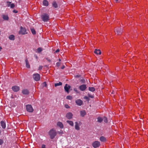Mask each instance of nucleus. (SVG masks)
<instances>
[{
	"label": "nucleus",
	"mask_w": 148,
	"mask_h": 148,
	"mask_svg": "<svg viewBox=\"0 0 148 148\" xmlns=\"http://www.w3.org/2000/svg\"><path fill=\"white\" fill-rule=\"evenodd\" d=\"M48 135L49 136L50 139H53L56 136L57 132L54 129L52 128L48 132Z\"/></svg>",
	"instance_id": "obj_1"
},
{
	"label": "nucleus",
	"mask_w": 148,
	"mask_h": 148,
	"mask_svg": "<svg viewBox=\"0 0 148 148\" xmlns=\"http://www.w3.org/2000/svg\"><path fill=\"white\" fill-rule=\"evenodd\" d=\"M42 20L44 22H47L49 20V16L46 14H44L41 15Z\"/></svg>",
	"instance_id": "obj_2"
},
{
	"label": "nucleus",
	"mask_w": 148,
	"mask_h": 148,
	"mask_svg": "<svg viewBox=\"0 0 148 148\" xmlns=\"http://www.w3.org/2000/svg\"><path fill=\"white\" fill-rule=\"evenodd\" d=\"M100 145V142L97 141H95L92 143V145L94 148H96L99 147Z\"/></svg>",
	"instance_id": "obj_3"
},
{
	"label": "nucleus",
	"mask_w": 148,
	"mask_h": 148,
	"mask_svg": "<svg viewBox=\"0 0 148 148\" xmlns=\"http://www.w3.org/2000/svg\"><path fill=\"white\" fill-rule=\"evenodd\" d=\"M114 31L116 32L117 35H120L121 34L122 32H123V29L121 28L117 27L115 29Z\"/></svg>",
	"instance_id": "obj_4"
},
{
	"label": "nucleus",
	"mask_w": 148,
	"mask_h": 148,
	"mask_svg": "<svg viewBox=\"0 0 148 148\" xmlns=\"http://www.w3.org/2000/svg\"><path fill=\"white\" fill-rule=\"evenodd\" d=\"M33 77L34 79L36 81L39 80L40 79L39 74L37 73L34 74L33 75Z\"/></svg>",
	"instance_id": "obj_5"
},
{
	"label": "nucleus",
	"mask_w": 148,
	"mask_h": 148,
	"mask_svg": "<svg viewBox=\"0 0 148 148\" xmlns=\"http://www.w3.org/2000/svg\"><path fill=\"white\" fill-rule=\"evenodd\" d=\"M27 110L30 112H33L34 110L31 105H28L26 106Z\"/></svg>",
	"instance_id": "obj_6"
},
{
	"label": "nucleus",
	"mask_w": 148,
	"mask_h": 148,
	"mask_svg": "<svg viewBox=\"0 0 148 148\" xmlns=\"http://www.w3.org/2000/svg\"><path fill=\"white\" fill-rule=\"evenodd\" d=\"M21 30L19 32V33L22 35L25 34H27L26 32V30L25 28H23L22 26L21 27Z\"/></svg>",
	"instance_id": "obj_7"
},
{
	"label": "nucleus",
	"mask_w": 148,
	"mask_h": 148,
	"mask_svg": "<svg viewBox=\"0 0 148 148\" xmlns=\"http://www.w3.org/2000/svg\"><path fill=\"white\" fill-rule=\"evenodd\" d=\"M73 116V114L71 112L67 113L66 115V117L69 119H71L72 118Z\"/></svg>",
	"instance_id": "obj_8"
},
{
	"label": "nucleus",
	"mask_w": 148,
	"mask_h": 148,
	"mask_svg": "<svg viewBox=\"0 0 148 148\" xmlns=\"http://www.w3.org/2000/svg\"><path fill=\"white\" fill-rule=\"evenodd\" d=\"M12 89L14 92H16L19 90L20 88L18 86H15L12 87Z\"/></svg>",
	"instance_id": "obj_9"
},
{
	"label": "nucleus",
	"mask_w": 148,
	"mask_h": 148,
	"mask_svg": "<svg viewBox=\"0 0 148 148\" xmlns=\"http://www.w3.org/2000/svg\"><path fill=\"white\" fill-rule=\"evenodd\" d=\"M75 102L79 106H81L83 103L82 101L80 99H78L76 100Z\"/></svg>",
	"instance_id": "obj_10"
},
{
	"label": "nucleus",
	"mask_w": 148,
	"mask_h": 148,
	"mask_svg": "<svg viewBox=\"0 0 148 148\" xmlns=\"http://www.w3.org/2000/svg\"><path fill=\"white\" fill-rule=\"evenodd\" d=\"M71 87L69 85L67 84H66L64 86V89L65 91L67 93L69 92V90L70 88Z\"/></svg>",
	"instance_id": "obj_11"
},
{
	"label": "nucleus",
	"mask_w": 148,
	"mask_h": 148,
	"mask_svg": "<svg viewBox=\"0 0 148 148\" xmlns=\"http://www.w3.org/2000/svg\"><path fill=\"white\" fill-rule=\"evenodd\" d=\"M86 86L85 84H83L79 87L80 90L82 91L84 90L86 88Z\"/></svg>",
	"instance_id": "obj_12"
},
{
	"label": "nucleus",
	"mask_w": 148,
	"mask_h": 148,
	"mask_svg": "<svg viewBox=\"0 0 148 148\" xmlns=\"http://www.w3.org/2000/svg\"><path fill=\"white\" fill-rule=\"evenodd\" d=\"M22 93L24 95H28L29 93V92L27 89H23L22 91Z\"/></svg>",
	"instance_id": "obj_13"
},
{
	"label": "nucleus",
	"mask_w": 148,
	"mask_h": 148,
	"mask_svg": "<svg viewBox=\"0 0 148 148\" xmlns=\"http://www.w3.org/2000/svg\"><path fill=\"white\" fill-rule=\"evenodd\" d=\"M75 128L77 130H80V127L78 123L76 122L75 123Z\"/></svg>",
	"instance_id": "obj_14"
},
{
	"label": "nucleus",
	"mask_w": 148,
	"mask_h": 148,
	"mask_svg": "<svg viewBox=\"0 0 148 148\" xmlns=\"http://www.w3.org/2000/svg\"><path fill=\"white\" fill-rule=\"evenodd\" d=\"M94 53L100 55L101 54V52L100 50L95 49L94 51Z\"/></svg>",
	"instance_id": "obj_15"
},
{
	"label": "nucleus",
	"mask_w": 148,
	"mask_h": 148,
	"mask_svg": "<svg viewBox=\"0 0 148 148\" xmlns=\"http://www.w3.org/2000/svg\"><path fill=\"white\" fill-rule=\"evenodd\" d=\"M86 114V112L85 110H82L80 111V115L82 117H84Z\"/></svg>",
	"instance_id": "obj_16"
},
{
	"label": "nucleus",
	"mask_w": 148,
	"mask_h": 148,
	"mask_svg": "<svg viewBox=\"0 0 148 148\" xmlns=\"http://www.w3.org/2000/svg\"><path fill=\"white\" fill-rule=\"evenodd\" d=\"M100 140L101 141L104 142H106V138L103 136H101L100 138Z\"/></svg>",
	"instance_id": "obj_17"
},
{
	"label": "nucleus",
	"mask_w": 148,
	"mask_h": 148,
	"mask_svg": "<svg viewBox=\"0 0 148 148\" xmlns=\"http://www.w3.org/2000/svg\"><path fill=\"white\" fill-rule=\"evenodd\" d=\"M25 62L26 67L27 68H29L30 67V66L28 61L27 59H26L25 60Z\"/></svg>",
	"instance_id": "obj_18"
},
{
	"label": "nucleus",
	"mask_w": 148,
	"mask_h": 148,
	"mask_svg": "<svg viewBox=\"0 0 148 148\" xmlns=\"http://www.w3.org/2000/svg\"><path fill=\"white\" fill-rule=\"evenodd\" d=\"M43 4L44 6H47L49 5L48 2L47 0H44L43 1Z\"/></svg>",
	"instance_id": "obj_19"
},
{
	"label": "nucleus",
	"mask_w": 148,
	"mask_h": 148,
	"mask_svg": "<svg viewBox=\"0 0 148 148\" xmlns=\"http://www.w3.org/2000/svg\"><path fill=\"white\" fill-rule=\"evenodd\" d=\"M1 126L3 129H5L6 127L5 123L3 121H1Z\"/></svg>",
	"instance_id": "obj_20"
},
{
	"label": "nucleus",
	"mask_w": 148,
	"mask_h": 148,
	"mask_svg": "<svg viewBox=\"0 0 148 148\" xmlns=\"http://www.w3.org/2000/svg\"><path fill=\"white\" fill-rule=\"evenodd\" d=\"M57 125L61 128H63V125L62 123L60 122H58L57 123Z\"/></svg>",
	"instance_id": "obj_21"
},
{
	"label": "nucleus",
	"mask_w": 148,
	"mask_h": 148,
	"mask_svg": "<svg viewBox=\"0 0 148 148\" xmlns=\"http://www.w3.org/2000/svg\"><path fill=\"white\" fill-rule=\"evenodd\" d=\"M66 122L71 126H73V122L72 121L68 120L66 121Z\"/></svg>",
	"instance_id": "obj_22"
},
{
	"label": "nucleus",
	"mask_w": 148,
	"mask_h": 148,
	"mask_svg": "<svg viewBox=\"0 0 148 148\" xmlns=\"http://www.w3.org/2000/svg\"><path fill=\"white\" fill-rule=\"evenodd\" d=\"M52 6L55 8H57L58 7V5L54 1L52 3Z\"/></svg>",
	"instance_id": "obj_23"
},
{
	"label": "nucleus",
	"mask_w": 148,
	"mask_h": 148,
	"mask_svg": "<svg viewBox=\"0 0 148 148\" xmlns=\"http://www.w3.org/2000/svg\"><path fill=\"white\" fill-rule=\"evenodd\" d=\"M9 38L10 40H14L15 39L14 36L13 35H11L9 36Z\"/></svg>",
	"instance_id": "obj_24"
},
{
	"label": "nucleus",
	"mask_w": 148,
	"mask_h": 148,
	"mask_svg": "<svg viewBox=\"0 0 148 148\" xmlns=\"http://www.w3.org/2000/svg\"><path fill=\"white\" fill-rule=\"evenodd\" d=\"M97 121L100 123H101L103 121V119L100 117H98L97 118Z\"/></svg>",
	"instance_id": "obj_25"
},
{
	"label": "nucleus",
	"mask_w": 148,
	"mask_h": 148,
	"mask_svg": "<svg viewBox=\"0 0 148 148\" xmlns=\"http://www.w3.org/2000/svg\"><path fill=\"white\" fill-rule=\"evenodd\" d=\"M3 18L4 20H8L9 19V17L8 16L3 15Z\"/></svg>",
	"instance_id": "obj_26"
},
{
	"label": "nucleus",
	"mask_w": 148,
	"mask_h": 148,
	"mask_svg": "<svg viewBox=\"0 0 148 148\" xmlns=\"http://www.w3.org/2000/svg\"><path fill=\"white\" fill-rule=\"evenodd\" d=\"M88 90L89 91L93 92L95 90V88L93 87H89Z\"/></svg>",
	"instance_id": "obj_27"
},
{
	"label": "nucleus",
	"mask_w": 148,
	"mask_h": 148,
	"mask_svg": "<svg viewBox=\"0 0 148 148\" xmlns=\"http://www.w3.org/2000/svg\"><path fill=\"white\" fill-rule=\"evenodd\" d=\"M62 82H59L58 83H55L54 84V86L55 87H56L58 86H61L62 85Z\"/></svg>",
	"instance_id": "obj_28"
},
{
	"label": "nucleus",
	"mask_w": 148,
	"mask_h": 148,
	"mask_svg": "<svg viewBox=\"0 0 148 148\" xmlns=\"http://www.w3.org/2000/svg\"><path fill=\"white\" fill-rule=\"evenodd\" d=\"M31 30L32 32V34H36V31L35 30L34 28H31Z\"/></svg>",
	"instance_id": "obj_29"
},
{
	"label": "nucleus",
	"mask_w": 148,
	"mask_h": 148,
	"mask_svg": "<svg viewBox=\"0 0 148 148\" xmlns=\"http://www.w3.org/2000/svg\"><path fill=\"white\" fill-rule=\"evenodd\" d=\"M37 50L38 52L39 53H40L42 51V48L40 47H39L37 49Z\"/></svg>",
	"instance_id": "obj_30"
},
{
	"label": "nucleus",
	"mask_w": 148,
	"mask_h": 148,
	"mask_svg": "<svg viewBox=\"0 0 148 148\" xmlns=\"http://www.w3.org/2000/svg\"><path fill=\"white\" fill-rule=\"evenodd\" d=\"M103 120L105 123H107L108 121L106 117H104Z\"/></svg>",
	"instance_id": "obj_31"
},
{
	"label": "nucleus",
	"mask_w": 148,
	"mask_h": 148,
	"mask_svg": "<svg viewBox=\"0 0 148 148\" xmlns=\"http://www.w3.org/2000/svg\"><path fill=\"white\" fill-rule=\"evenodd\" d=\"M66 98L69 100H71L72 99V97L71 96H68L66 97Z\"/></svg>",
	"instance_id": "obj_32"
},
{
	"label": "nucleus",
	"mask_w": 148,
	"mask_h": 148,
	"mask_svg": "<svg viewBox=\"0 0 148 148\" xmlns=\"http://www.w3.org/2000/svg\"><path fill=\"white\" fill-rule=\"evenodd\" d=\"M15 7V5L14 3H12L10 5V8H14Z\"/></svg>",
	"instance_id": "obj_33"
},
{
	"label": "nucleus",
	"mask_w": 148,
	"mask_h": 148,
	"mask_svg": "<svg viewBox=\"0 0 148 148\" xmlns=\"http://www.w3.org/2000/svg\"><path fill=\"white\" fill-rule=\"evenodd\" d=\"M7 5L8 7H9L10 5V4H11V2L10 1H7Z\"/></svg>",
	"instance_id": "obj_34"
},
{
	"label": "nucleus",
	"mask_w": 148,
	"mask_h": 148,
	"mask_svg": "<svg viewBox=\"0 0 148 148\" xmlns=\"http://www.w3.org/2000/svg\"><path fill=\"white\" fill-rule=\"evenodd\" d=\"M3 143V141L1 139H0V145H1Z\"/></svg>",
	"instance_id": "obj_35"
},
{
	"label": "nucleus",
	"mask_w": 148,
	"mask_h": 148,
	"mask_svg": "<svg viewBox=\"0 0 148 148\" xmlns=\"http://www.w3.org/2000/svg\"><path fill=\"white\" fill-rule=\"evenodd\" d=\"M88 20L90 21H92V18L90 16L88 18Z\"/></svg>",
	"instance_id": "obj_36"
},
{
	"label": "nucleus",
	"mask_w": 148,
	"mask_h": 148,
	"mask_svg": "<svg viewBox=\"0 0 148 148\" xmlns=\"http://www.w3.org/2000/svg\"><path fill=\"white\" fill-rule=\"evenodd\" d=\"M65 107L66 108H70V106L67 104H65Z\"/></svg>",
	"instance_id": "obj_37"
},
{
	"label": "nucleus",
	"mask_w": 148,
	"mask_h": 148,
	"mask_svg": "<svg viewBox=\"0 0 148 148\" xmlns=\"http://www.w3.org/2000/svg\"><path fill=\"white\" fill-rule=\"evenodd\" d=\"M60 63L59 62H57L56 64V66L58 67L59 66H60Z\"/></svg>",
	"instance_id": "obj_38"
},
{
	"label": "nucleus",
	"mask_w": 148,
	"mask_h": 148,
	"mask_svg": "<svg viewBox=\"0 0 148 148\" xmlns=\"http://www.w3.org/2000/svg\"><path fill=\"white\" fill-rule=\"evenodd\" d=\"M42 66H40L39 67L38 69L39 70H41L42 69Z\"/></svg>",
	"instance_id": "obj_39"
},
{
	"label": "nucleus",
	"mask_w": 148,
	"mask_h": 148,
	"mask_svg": "<svg viewBox=\"0 0 148 148\" xmlns=\"http://www.w3.org/2000/svg\"><path fill=\"white\" fill-rule=\"evenodd\" d=\"M13 12L14 13H16L18 12V11L15 10H14L13 11Z\"/></svg>",
	"instance_id": "obj_40"
},
{
	"label": "nucleus",
	"mask_w": 148,
	"mask_h": 148,
	"mask_svg": "<svg viewBox=\"0 0 148 148\" xmlns=\"http://www.w3.org/2000/svg\"><path fill=\"white\" fill-rule=\"evenodd\" d=\"M42 148H46L45 145H42L41 147Z\"/></svg>",
	"instance_id": "obj_41"
},
{
	"label": "nucleus",
	"mask_w": 148,
	"mask_h": 148,
	"mask_svg": "<svg viewBox=\"0 0 148 148\" xmlns=\"http://www.w3.org/2000/svg\"><path fill=\"white\" fill-rule=\"evenodd\" d=\"M80 81L81 82H82L83 83H84L85 82V80H84V79H81Z\"/></svg>",
	"instance_id": "obj_42"
},
{
	"label": "nucleus",
	"mask_w": 148,
	"mask_h": 148,
	"mask_svg": "<svg viewBox=\"0 0 148 148\" xmlns=\"http://www.w3.org/2000/svg\"><path fill=\"white\" fill-rule=\"evenodd\" d=\"M58 133L59 134H62L63 133V132L62 131V132H58Z\"/></svg>",
	"instance_id": "obj_43"
},
{
	"label": "nucleus",
	"mask_w": 148,
	"mask_h": 148,
	"mask_svg": "<svg viewBox=\"0 0 148 148\" xmlns=\"http://www.w3.org/2000/svg\"><path fill=\"white\" fill-rule=\"evenodd\" d=\"M46 59L49 62H51V60L50 59H49L48 58H46Z\"/></svg>",
	"instance_id": "obj_44"
},
{
	"label": "nucleus",
	"mask_w": 148,
	"mask_h": 148,
	"mask_svg": "<svg viewBox=\"0 0 148 148\" xmlns=\"http://www.w3.org/2000/svg\"><path fill=\"white\" fill-rule=\"evenodd\" d=\"M88 96L89 97H90L91 98H93L94 97V96L92 95H89Z\"/></svg>",
	"instance_id": "obj_45"
},
{
	"label": "nucleus",
	"mask_w": 148,
	"mask_h": 148,
	"mask_svg": "<svg viewBox=\"0 0 148 148\" xmlns=\"http://www.w3.org/2000/svg\"><path fill=\"white\" fill-rule=\"evenodd\" d=\"M60 51V50L59 49H57V50H56V51H55V52L56 53H58V52H59Z\"/></svg>",
	"instance_id": "obj_46"
},
{
	"label": "nucleus",
	"mask_w": 148,
	"mask_h": 148,
	"mask_svg": "<svg viewBox=\"0 0 148 148\" xmlns=\"http://www.w3.org/2000/svg\"><path fill=\"white\" fill-rule=\"evenodd\" d=\"M75 77H80V75H76Z\"/></svg>",
	"instance_id": "obj_47"
},
{
	"label": "nucleus",
	"mask_w": 148,
	"mask_h": 148,
	"mask_svg": "<svg viewBox=\"0 0 148 148\" xmlns=\"http://www.w3.org/2000/svg\"><path fill=\"white\" fill-rule=\"evenodd\" d=\"M43 84H44V85H45V86H47V84H46V82H44Z\"/></svg>",
	"instance_id": "obj_48"
},
{
	"label": "nucleus",
	"mask_w": 148,
	"mask_h": 148,
	"mask_svg": "<svg viewBox=\"0 0 148 148\" xmlns=\"http://www.w3.org/2000/svg\"><path fill=\"white\" fill-rule=\"evenodd\" d=\"M65 67V66L64 65L62 66L61 67V69H63Z\"/></svg>",
	"instance_id": "obj_49"
},
{
	"label": "nucleus",
	"mask_w": 148,
	"mask_h": 148,
	"mask_svg": "<svg viewBox=\"0 0 148 148\" xmlns=\"http://www.w3.org/2000/svg\"><path fill=\"white\" fill-rule=\"evenodd\" d=\"M34 56H35V58L36 59H37V58H38V57H37V55H34Z\"/></svg>",
	"instance_id": "obj_50"
},
{
	"label": "nucleus",
	"mask_w": 148,
	"mask_h": 148,
	"mask_svg": "<svg viewBox=\"0 0 148 148\" xmlns=\"http://www.w3.org/2000/svg\"><path fill=\"white\" fill-rule=\"evenodd\" d=\"M84 98H85V99H88V97H86H86H84Z\"/></svg>",
	"instance_id": "obj_51"
},
{
	"label": "nucleus",
	"mask_w": 148,
	"mask_h": 148,
	"mask_svg": "<svg viewBox=\"0 0 148 148\" xmlns=\"http://www.w3.org/2000/svg\"><path fill=\"white\" fill-rule=\"evenodd\" d=\"M114 1L116 2H117L118 0H114Z\"/></svg>",
	"instance_id": "obj_52"
},
{
	"label": "nucleus",
	"mask_w": 148,
	"mask_h": 148,
	"mask_svg": "<svg viewBox=\"0 0 148 148\" xmlns=\"http://www.w3.org/2000/svg\"><path fill=\"white\" fill-rule=\"evenodd\" d=\"M2 49V48L1 47H0V51Z\"/></svg>",
	"instance_id": "obj_53"
},
{
	"label": "nucleus",
	"mask_w": 148,
	"mask_h": 148,
	"mask_svg": "<svg viewBox=\"0 0 148 148\" xmlns=\"http://www.w3.org/2000/svg\"><path fill=\"white\" fill-rule=\"evenodd\" d=\"M114 91H113L112 92H111V94H114Z\"/></svg>",
	"instance_id": "obj_54"
},
{
	"label": "nucleus",
	"mask_w": 148,
	"mask_h": 148,
	"mask_svg": "<svg viewBox=\"0 0 148 148\" xmlns=\"http://www.w3.org/2000/svg\"><path fill=\"white\" fill-rule=\"evenodd\" d=\"M58 60L59 61H60L61 60L60 59H59Z\"/></svg>",
	"instance_id": "obj_55"
},
{
	"label": "nucleus",
	"mask_w": 148,
	"mask_h": 148,
	"mask_svg": "<svg viewBox=\"0 0 148 148\" xmlns=\"http://www.w3.org/2000/svg\"><path fill=\"white\" fill-rule=\"evenodd\" d=\"M1 130H0V134H1Z\"/></svg>",
	"instance_id": "obj_56"
}]
</instances>
